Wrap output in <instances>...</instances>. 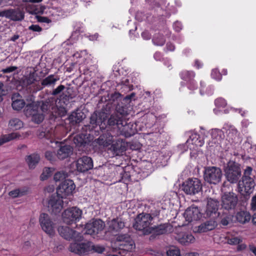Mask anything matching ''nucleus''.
<instances>
[{
    "label": "nucleus",
    "instance_id": "obj_29",
    "mask_svg": "<svg viewBox=\"0 0 256 256\" xmlns=\"http://www.w3.org/2000/svg\"><path fill=\"white\" fill-rule=\"evenodd\" d=\"M176 239L180 243L184 245H188L193 243L195 240L194 236L192 234L184 232H182L178 234Z\"/></svg>",
    "mask_w": 256,
    "mask_h": 256
},
{
    "label": "nucleus",
    "instance_id": "obj_46",
    "mask_svg": "<svg viewBox=\"0 0 256 256\" xmlns=\"http://www.w3.org/2000/svg\"><path fill=\"white\" fill-rule=\"evenodd\" d=\"M54 100V98H52L44 102H43L40 106L41 110L43 112H46L47 111L49 110L51 108V101L53 102Z\"/></svg>",
    "mask_w": 256,
    "mask_h": 256
},
{
    "label": "nucleus",
    "instance_id": "obj_54",
    "mask_svg": "<svg viewBox=\"0 0 256 256\" xmlns=\"http://www.w3.org/2000/svg\"><path fill=\"white\" fill-rule=\"evenodd\" d=\"M211 74L212 78L216 80H221L222 75L218 69H213Z\"/></svg>",
    "mask_w": 256,
    "mask_h": 256
},
{
    "label": "nucleus",
    "instance_id": "obj_35",
    "mask_svg": "<svg viewBox=\"0 0 256 256\" xmlns=\"http://www.w3.org/2000/svg\"><path fill=\"white\" fill-rule=\"evenodd\" d=\"M28 192V188L26 187L16 188L10 191L8 195L12 198H16L26 195Z\"/></svg>",
    "mask_w": 256,
    "mask_h": 256
},
{
    "label": "nucleus",
    "instance_id": "obj_25",
    "mask_svg": "<svg viewBox=\"0 0 256 256\" xmlns=\"http://www.w3.org/2000/svg\"><path fill=\"white\" fill-rule=\"evenodd\" d=\"M109 230L112 232H118L122 229L125 224L124 222L120 218H114L108 222Z\"/></svg>",
    "mask_w": 256,
    "mask_h": 256
},
{
    "label": "nucleus",
    "instance_id": "obj_58",
    "mask_svg": "<svg viewBox=\"0 0 256 256\" xmlns=\"http://www.w3.org/2000/svg\"><path fill=\"white\" fill-rule=\"evenodd\" d=\"M28 29L34 32H40L42 30V28L37 24H32L29 26Z\"/></svg>",
    "mask_w": 256,
    "mask_h": 256
},
{
    "label": "nucleus",
    "instance_id": "obj_9",
    "mask_svg": "<svg viewBox=\"0 0 256 256\" xmlns=\"http://www.w3.org/2000/svg\"><path fill=\"white\" fill-rule=\"evenodd\" d=\"M60 234L66 240H74L76 242H81L83 236L81 233L74 230L67 226H60L58 228Z\"/></svg>",
    "mask_w": 256,
    "mask_h": 256
},
{
    "label": "nucleus",
    "instance_id": "obj_47",
    "mask_svg": "<svg viewBox=\"0 0 256 256\" xmlns=\"http://www.w3.org/2000/svg\"><path fill=\"white\" fill-rule=\"evenodd\" d=\"M88 244H90V251L92 250L95 252L101 254V253L103 252L105 250V248L104 246L98 245V244L94 245L91 242H88Z\"/></svg>",
    "mask_w": 256,
    "mask_h": 256
},
{
    "label": "nucleus",
    "instance_id": "obj_19",
    "mask_svg": "<svg viewBox=\"0 0 256 256\" xmlns=\"http://www.w3.org/2000/svg\"><path fill=\"white\" fill-rule=\"evenodd\" d=\"M107 118V114L104 112H94L90 118V124L92 128L100 126V128H103L102 126V122H104Z\"/></svg>",
    "mask_w": 256,
    "mask_h": 256
},
{
    "label": "nucleus",
    "instance_id": "obj_11",
    "mask_svg": "<svg viewBox=\"0 0 256 256\" xmlns=\"http://www.w3.org/2000/svg\"><path fill=\"white\" fill-rule=\"evenodd\" d=\"M116 241L119 242V248L120 250L131 252L135 248V244L129 235L120 234L116 237Z\"/></svg>",
    "mask_w": 256,
    "mask_h": 256
},
{
    "label": "nucleus",
    "instance_id": "obj_7",
    "mask_svg": "<svg viewBox=\"0 0 256 256\" xmlns=\"http://www.w3.org/2000/svg\"><path fill=\"white\" fill-rule=\"evenodd\" d=\"M24 112L26 117L31 118L35 123L40 124L44 119V116L38 110V106L33 102L27 105Z\"/></svg>",
    "mask_w": 256,
    "mask_h": 256
},
{
    "label": "nucleus",
    "instance_id": "obj_26",
    "mask_svg": "<svg viewBox=\"0 0 256 256\" xmlns=\"http://www.w3.org/2000/svg\"><path fill=\"white\" fill-rule=\"evenodd\" d=\"M182 79L188 82V88H192V85H194V88H196V82L194 80L195 76V73L193 71L183 70L180 74Z\"/></svg>",
    "mask_w": 256,
    "mask_h": 256
},
{
    "label": "nucleus",
    "instance_id": "obj_42",
    "mask_svg": "<svg viewBox=\"0 0 256 256\" xmlns=\"http://www.w3.org/2000/svg\"><path fill=\"white\" fill-rule=\"evenodd\" d=\"M222 130L218 129H213L211 131V136L213 140H214V143H218V142L222 138Z\"/></svg>",
    "mask_w": 256,
    "mask_h": 256
},
{
    "label": "nucleus",
    "instance_id": "obj_3",
    "mask_svg": "<svg viewBox=\"0 0 256 256\" xmlns=\"http://www.w3.org/2000/svg\"><path fill=\"white\" fill-rule=\"evenodd\" d=\"M252 170V168L250 166L244 170L242 180H239L238 183V188L240 192L251 193L253 191L256 184Z\"/></svg>",
    "mask_w": 256,
    "mask_h": 256
},
{
    "label": "nucleus",
    "instance_id": "obj_59",
    "mask_svg": "<svg viewBox=\"0 0 256 256\" xmlns=\"http://www.w3.org/2000/svg\"><path fill=\"white\" fill-rule=\"evenodd\" d=\"M46 158L50 161H52L54 158V154L50 151H47L45 153Z\"/></svg>",
    "mask_w": 256,
    "mask_h": 256
},
{
    "label": "nucleus",
    "instance_id": "obj_39",
    "mask_svg": "<svg viewBox=\"0 0 256 256\" xmlns=\"http://www.w3.org/2000/svg\"><path fill=\"white\" fill-rule=\"evenodd\" d=\"M8 124L11 129L17 130L22 127L23 122L18 118H13L10 120Z\"/></svg>",
    "mask_w": 256,
    "mask_h": 256
},
{
    "label": "nucleus",
    "instance_id": "obj_56",
    "mask_svg": "<svg viewBox=\"0 0 256 256\" xmlns=\"http://www.w3.org/2000/svg\"><path fill=\"white\" fill-rule=\"evenodd\" d=\"M65 86L64 85H60L58 86L52 92V94L54 96H56L62 92Z\"/></svg>",
    "mask_w": 256,
    "mask_h": 256
},
{
    "label": "nucleus",
    "instance_id": "obj_40",
    "mask_svg": "<svg viewBox=\"0 0 256 256\" xmlns=\"http://www.w3.org/2000/svg\"><path fill=\"white\" fill-rule=\"evenodd\" d=\"M226 240L229 244L237 245L242 242V239L240 236L230 235L226 237Z\"/></svg>",
    "mask_w": 256,
    "mask_h": 256
},
{
    "label": "nucleus",
    "instance_id": "obj_53",
    "mask_svg": "<svg viewBox=\"0 0 256 256\" xmlns=\"http://www.w3.org/2000/svg\"><path fill=\"white\" fill-rule=\"evenodd\" d=\"M215 104L217 107L224 108L226 106V102L223 98H218L215 100Z\"/></svg>",
    "mask_w": 256,
    "mask_h": 256
},
{
    "label": "nucleus",
    "instance_id": "obj_22",
    "mask_svg": "<svg viewBox=\"0 0 256 256\" xmlns=\"http://www.w3.org/2000/svg\"><path fill=\"white\" fill-rule=\"evenodd\" d=\"M110 150L116 156H120L126 150V144L125 141L122 139H118L114 143H112Z\"/></svg>",
    "mask_w": 256,
    "mask_h": 256
},
{
    "label": "nucleus",
    "instance_id": "obj_16",
    "mask_svg": "<svg viewBox=\"0 0 256 256\" xmlns=\"http://www.w3.org/2000/svg\"><path fill=\"white\" fill-rule=\"evenodd\" d=\"M62 198L59 195L52 196L48 202V210L54 214L59 213L62 208Z\"/></svg>",
    "mask_w": 256,
    "mask_h": 256
},
{
    "label": "nucleus",
    "instance_id": "obj_27",
    "mask_svg": "<svg viewBox=\"0 0 256 256\" xmlns=\"http://www.w3.org/2000/svg\"><path fill=\"white\" fill-rule=\"evenodd\" d=\"M12 106L14 110H20L22 109L25 105L24 100L22 96L18 93L14 94L12 96Z\"/></svg>",
    "mask_w": 256,
    "mask_h": 256
},
{
    "label": "nucleus",
    "instance_id": "obj_1",
    "mask_svg": "<svg viewBox=\"0 0 256 256\" xmlns=\"http://www.w3.org/2000/svg\"><path fill=\"white\" fill-rule=\"evenodd\" d=\"M122 99V96L118 92H114L110 95L106 105V110L108 112L111 108H115V111L108 120V126L122 124L125 117L128 114L127 108L120 106Z\"/></svg>",
    "mask_w": 256,
    "mask_h": 256
},
{
    "label": "nucleus",
    "instance_id": "obj_64",
    "mask_svg": "<svg viewBox=\"0 0 256 256\" xmlns=\"http://www.w3.org/2000/svg\"><path fill=\"white\" fill-rule=\"evenodd\" d=\"M166 50L167 51H173L175 49L174 46L172 43L168 42L166 45Z\"/></svg>",
    "mask_w": 256,
    "mask_h": 256
},
{
    "label": "nucleus",
    "instance_id": "obj_8",
    "mask_svg": "<svg viewBox=\"0 0 256 256\" xmlns=\"http://www.w3.org/2000/svg\"><path fill=\"white\" fill-rule=\"evenodd\" d=\"M82 211L76 207L68 208L62 213V216L64 222L68 224L76 223L81 218Z\"/></svg>",
    "mask_w": 256,
    "mask_h": 256
},
{
    "label": "nucleus",
    "instance_id": "obj_4",
    "mask_svg": "<svg viewBox=\"0 0 256 256\" xmlns=\"http://www.w3.org/2000/svg\"><path fill=\"white\" fill-rule=\"evenodd\" d=\"M224 172L227 180L232 184L238 182L242 176L240 165L233 162H230L228 164L225 168Z\"/></svg>",
    "mask_w": 256,
    "mask_h": 256
},
{
    "label": "nucleus",
    "instance_id": "obj_41",
    "mask_svg": "<svg viewBox=\"0 0 256 256\" xmlns=\"http://www.w3.org/2000/svg\"><path fill=\"white\" fill-rule=\"evenodd\" d=\"M71 90L70 88H68L67 91L60 96V101L62 102L66 105L69 102L70 99L75 97V95L70 94Z\"/></svg>",
    "mask_w": 256,
    "mask_h": 256
},
{
    "label": "nucleus",
    "instance_id": "obj_12",
    "mask_svg": "<svg viewBox=\"0 0 256 256\" xmlns=\"http://www.w3.org/2000/svg\"><path fill=\"white\" fill-rule=\"evenodd\" d=\"M238 198L233 192L225 193L222 197V208L228 210L234 209L238 203Z\"/></svg>",
    "mask_w": 256,
    "mask_h": 256
},
{
    "label": "nucleus",
    "instance_id": "obj_13",
    "mask_svg": "<svg viewBox=\"0 0 256 256\" xmlns=\"http://www.w3.org/2000/svg\"><path fill=\"white\" fill-rule=\"evenodd\" d=\"M76 186L74 182L70 179L64 180L58 186L56 193L62 198L72 194L75 190Z\"/></svg>",
    "mask_w": 256,
    "mask_h": 256
},
{
    "label": "nucleus",
    "instance_id": "obj_28",
    "mask_svg": "<svg viewBox=\"0 0 256 256\" xmlns=\"http://www.w3.org/2000/svg\"><path fill=\"white\" fill-rule=\"evenodd\" d=\"M212 218L202 223L198 228V232H205L214 230L216 226V222Z\"/></svg>",
    "mask_w": 256,
    "mask_h": 256
},
{
    "label": "nucleus",
    "instance_id": "obj_34",
    "mask_svg": "<svg viewBox=\"0 0 256 256\" xmlns=\"http://www.w3.org/2000/svg\"><path fill=\"white\" fill-rule=\"evenodd\" d=\"M236 218L239 222L246 224L250 220L251 216L247 211H240L236 214Z\"/></svg>",
    "mask_w": 256,
    "mask_h": 256
},
{
    "label": "nucleus",
    "instance_id": "obj_50",
    "mask_svg": "<svg viewBox=\"0 0 256 256\" xmlns=\"http://www.w3.org/2000/svg\"><path fill=\"white\" fill-rule=\"evenodd\" d=\"M152 227L154 229L152 232L156 233L158 234H162L166 232L164 225H160L158 226H154Z\"/></svg>",
    "mask_w": 256,
    "mask_h": 256
},
{
    "label": "nucleus",
    "instance_id": "obj_37",
    "mask_svg": "<svg viewBox=\"0 0 256 256\" xmlns=\"http://www.w3.org/2000/svg\"><path fill=\"white\" fill-rule=\"evenodd\" d=\"M36 82V75L35 73H30L28 75L24 78L22 84L24 86H28L34 84Z\"/></svg>",
    "mask_w": 256,
    "mask_h": 256
},
{
    "label": "nucleus",
    "instance_id": "obj_48",
    "mask_svg": "<svg viewBox=\"0 0 256 256\" xmlns=\"http://www.w3.org/2000/svg\"><path fill=\"white\" fill-rule=\"evenodd\" d=\"M206 86V84L204 82H200V92L201 94H211L213 92V88L211 86H208L206 90H204V87Z\"/></svg>",
    "mask_w": 256,
    "mask_h": 256
},
{
    "label": "nucleus",
    "instance_id": "obj_17",
    "mask_svg": "<svg viewBox=\"0 0 256 256\" xmlns=\"http://www.w3.org/2000/svg\"><path fill=\"white\" fill-rule=\"evenodd\" d=\"M76 166L78 171L84 172L93 168V161L90 157L84 156L76 160Z\"/></svg>",
    "mask_w": 256,
    "mask_h": 256
},
{
    "label": "nucleus",
    "instance_id": "obj_49",
    "mask_svg": "<svg viewBox=\"0 0 256 256\" xmlns=\"http://www.w3.org/2000/svg\"><path fill=\"white\" fill-rule=\"evenodd\" d=\"M168 256H180V250L175 246H170L166 252Z\"/></svg>",
    "mask_w": 256,
    "mask_h": 256
},
{
    "label": "nucleus",
    "instance_id": "obj_55",
    "mask_svg": "<svg viewBox=\"0 0 256 256\" xmlns=\"http://www.w3.org/2000/svg\"><path fill=\"white\" fill-rule=\"evenodd\" d=\"M36 20L40 22L48 24L51 22V20L46 16H36Z\"/></svg>",
    "mask_w": 256,
    "mask_h": 256
},
{
    "label": "nucleus",
    "instance_id": "obj_60",
    "mask_svg": "<svg viewBox=\"0 0 256 256\" xmlns=\"http://www.w3.org/2000/svg\"><path fill=\"white\" fill-rule=\"evenodd\" d=\"M250 205L251 209L254 211L256 210V195L252 198Z\"/></svg>",
    "mask_w": 256,
    "mask_h": 256
},
{
    "label": "nucleus",
    "instance_id": "obj_20",
    "mask_svg": "<svg viewBox=\"0 0 256 256\" xmlns=\"http://www.w3.org/2000/svg\"><path fill=\"white\" fill-rule=\"evenodd\" d=\"M116 126L120 130V134L126 138H129L135 134V130L132 128V124L130 123L127 124L126 117L122 124L110 126Z\"/></svg>",
    "mask_w": 256,
    "mask_h": 256
},
{
    "label": "nucleus",
    "instance_id": "obj_33",
    "mask_svg": "<svg viewBox=\"0 0 256 256\" xmlns=\"http://www.w3.org/2000/svg\"><path fill=\"white\" fill-rule=\"evenodd\" d=\"M188 144H192L196 146H202L203 145L204 142L203 140L200 139V136L196 132H190L189 136V138L186 140Z\"/></svg>",
    "mask_w": 256,
    "mask_h": 256
},
{
    "label": "nucleus",
    "instance_id": "obj_51",
    "mask_svg": "<svg viewBox=\"0 0 256 256\" xmlns=\"http://www.w3.org/2000/svg\"><path fill=\"white\" fill-rule=\"evenodd\" d=\"M52 171L49 168H44L42 174L40 176V178L44 180L47 179L52 174Z\"/></svg>",
    "mask_w": 256,
    "mask_h": 256
},
{
    "label": "nucleus",
    "instance_id": "obj_52",
    "mask_svg": "<svg viewBox=\"0 0 256 256\" xmlns=\"http://www.w3.org/2000/svg\"><path fill=\"white\" fill-rule=\"evenodd\" d=\"M67 176V174L63 171L56 172L54 176V180L55 181H60L64 180Z\"/></svg>",
    "mask_w": 256,
    "mask_h": 256
},
{
    "label": "nucleus",
    "instance_id": "obj_44",
    "mask_svg": "<svg viewBox=\"0 0 256 256\" xmlns=\"http://www.w3.org/2000/svg\"><path fill=\"white\" fill-rule=\"evenodd\" d=\"M152 42L156 46H162L166 42V40L162 35L157 34L154 36Z\"/></svg>",
    "mask_w": 256,
    "mask_h": 256
},
{
    "label": "nucleus",
    "instance_id": "obj_61",
    "mask_svg": "<svg viewBox=\"0 0 256 256\" xmlns=\"http://www.w3.org/2000/svg\"><path fill=\"white\" fill-rule=\"evenodd\" d=\"M173 26L176 32H179L182 29V24L180 22H176L174 24Z\"/></svg>",
    "mask_w": 256,
    "mask_h": 256
},
{
    "label": "nucleus",
    "instance_id": "obj_18",
    "mask_svg": "<svg viewBox=\"0 0 256 256\" xmlns=\"http://www.w3.org/2000/svg\"><path fill=\"white\" fill-rule=\"evenodd\" d=\"M40 222L42 229L48 234L52 235L54 234V224L48 214H42L40 216Z\"/></svg>",
    "mask_w": 256,
    "mask_h": 256
},
{
    "label": "nucleus",
    "instance_id": "obj_62",
    "mask_svg": "<svg viewBox=\"0 0 256 256\" xmlns=\"http://www.w3.org/2000/svg\"><path fill=\"white\" fill-rule=\"evenodd\" d=\"M82 28V24L80 22H76L75 26H74V29L76 32H80L81 28Z\"/></svg>",
    "mask_w": 256,
    "mask_h": 256
},
{
    "label": "nucleus",
    "instance_id": "obj_43",
    "mask_svg": "<svg viewBox=\"0 0 256 256\" xmlns=\"http://www.w3.org/2000/svg\"><path fill=\"white\" fill-rule=\"evenodd\" d=\"M228 138L230 140L234 141L238 136L237 130L234 126H230L226 132Z\"/></svg>",
    "mask_w": 256,
    "mask_h": 256
},
{
    "label": "nucleus",
    "instance_id": "obj_31",
    "mask_svg": "<svg viewBox=\"0 0 256 256\" xmlns=\"http://www.w3.org/2000/svg\"><path fill=\"white\" fill-rule=\"evenodd\" d=\"M85 118V114L82 110H77L69 116V120L72 124H78Z\"/></svg>",
    "mask_w": 256,
    "mask_h": 256
},
{
    "label": "nucleus",
    "instance_id": "obj_14",
    "mask_svg": "<svg viewBox=\"0 0 256 256\" xmlns=\"http://www.w3.org/2000/svg\"><path fill=\"white\" fill-rule=\"evenodd\" d=\"M0 16L6 17L14 21H21L24 18V14L19 8L8 9L0 12Z\"/></svg>",
    "mask_w": 256,
    "mask_h": 256
},
{
    "label": "nucleus",
    "instance_id": "obj_57",
    "mask_svg": "<svg viewBox=\"0 0 256 256\" xmlns=\"http://www.w3.org/2000/svg\"><path fill=\"white\" fill-rule=\"evenodd\" d=\"M16 69H17L16 66H10L6 68H3L2 70V72L4 74L10 73V72L14 71Z\"/></svg>",
    "mask_w": 256,
    "mask_h": 256
},
{
    "label": "nucleus",
    "instance_id": "obj_10",
    "mask_svg": "<svg viewBox=\"0 0 256 256\" xmlns=\"http://www.w3.org/2000/svg\"><path fill=\"white\" fill-rule=\"evenodd\" d=\"M104 226L105 224L101 220H93L85 225L84 234L90 235L98 234L104 230Z\"/></svg>",
    "mask_w": 256,
    "mask_h": 256
},
{
    "label": "nucleus",
    "instance_id": "obj_38",
    "mask_svg": "<svg viewBox=\"0 0 256 256\" xmlns=\"http://www.w3.org/2000/svg\"><path fill=\"white\" fill-rule=\"evenodd\" d=\"M20 135L18 132H12L8 134H4L0 138V146L12 140L18 138Z\"/></svg>",
    "mask_w": 256,
    "mask_h": 256
},
{
    "label": "nucleus",
    "instance_id": "obj_32",
    "mask_svg": "<svg viewBox=\"0 0 256 256\" xmlns=\"http://www.w3.org/2000/svg\"><path fill=\"white\" fill-rule=\"evenodd\" d=\"M59 80V78L54 74H50L44 78L41 82V84L42 86L38 88V90L42 88L43 87L54 86L56 82Z\"/></svg>",
    "mask_w": 256,
    "mask_h": 256
},
{
    "label": "nucleus",
    "instance_id": "obj_30",
    "mask_svg": "<svg viewBox=\"0 0 256 256\" xmlns=\"http://www.w3.org/2000/svg\"><path fill=\"white\" fill-rule=\"evenodd\" d=\"M72 152V148L70 146L64 145L61 146L57 152V156L60 160H64L68 157Z\"/></svg>",
    "mask_w": 256,
    "mask_h": 256
},
{
    "label": "nucleus",
    "instance_id": "obj_45",
    "mask_svg": "<svg viewBox=\"0 0 256 256\" xmlns=\"http://www.w3.org/2000/svg\"><path fill=\"white\" fill-rule=\"evenodd\" d=\"M74 143L78 146H82L86 143L84 138V136L82 134H77L74 137Z\"/></svg>",
    "mask_w": 256,
    "mask_h": 256
},
{
    "label": "nucleus",
    "instance_id": "obj_23",
    "mask_svg": "<svg viewBox=\"0 0 256 256\" xmlns=\"http://www.w3.org/2000/svg\"><path fill=\"white\" fill-rule=\"evenodd\" d=\"M90 244H88V242L81 244L74 242L70 244L69 250L72 252L80 255L90 252Z\"/></svg>",
    "mask_w": 256,
    "mask_h": 256
},
{
    "label": "nucleus",
    "instance_id": "obj_5",
    "mask_svg": "<svg viewBox=\"0 0 256 256\" xmlns=\"http://www.w3.org/2000/svg\"><path fill=\"white\" fill-rule=\"evenodd\" d=\"M182 188L186 194L194 195L202 190V184L196 178H188L183 182Z\"/></svg>",
    "mask_w": 256,
    "mask_h": 256
},
{
    "label": "nucleus",
    "instance_id": "obj_2",
    "mask_svg": "<svg viewBox=\"0 0 256 256\" xmlns=\"http://www.w3.org/2000/svg\"><path fill=\"white\" fill-rule=\"evenodd\" d=\"M153 217L150 214L142 212L136 216L133 227L137 230L142 231L144 235H148L152 233L154 228L152 224Z\"/></svg>",
    "mask_w": 256,
    "mask_h": 256
},
{
    "label": "nucleus",
    "instance_id": "obj_36",
    "mask_svg": "<svg viewBox=\"0 0 256 256\" xmlns=\"http://www.w3.org/2000/svg\"><path fill=\"white\" fill-rule=\"evenodd\" d=\"M40 160L39 155L36 154L28 156L26 158V161L30 168H34L38 164Z\"/></svg>",
    "mask_w": 256,
    "mask_h": 256
},
{
    "label": "nucleus",
    "instance_id": "obj_24",
    "mask_svg": "<svg viewBox=\"0 0 256 256\" xmlns=\"http://www.w3.org/2000/svg\"><path fill=\"white\" fill-rule=\"evenodd\" d=\"M113 142V136L108 132L101 134L94 141V143L103 148L110 146Z\"/></svg>",
    "mask_w": 256,
    "mask_h": 256
},
{
    "label": "nucleus",
    "instance_id": "obj_6",
    "mask_svg": "<svg viewBox=\"0 0 256 256\" xmlns=\"http://www.w3.org/2000/svg\"><path fill=\"white\" fill-rule=\"evenodd\" d=\"M222 175L220 168L215 166H210L205 170L204 178L208 182L216 184L221 181Z\"/></svg>",
    "mask_w": 256,
    "mask_h": 256
},
{
    "label": "nucleus",
    "instance_id": "obj_15",
    "mask_svg": "<svg viewBox=\"0 0 256 256\" xmlns=\"http://www.w3.org/2000/svg\"><path fill=\"white\" fill-rule=\"evenodd\" d=\"M219 202L218 200L209 198H208V202L204 214L206 217L215 218L219 216L220 212L218 211Z\"/></svg>",
    "mask_w": 256,
    "mask_h": 256
},
{
    "label": "nucleus",
    "instance_id": "obj_21",
    "mask_svg": "<svg viewBox=\"0 0 256 256\" xmlns=\"http://www.w3.org/2000/svg\"><path fill=\"white\" fill-rule=\"evenodd\" d=\"M184 216L186 221L191 222L200 219L202 214L198 207L190 206L186 210Z\"/></svg>",
    "mask_w": 256,
    "mask_h": 256
},
{
    "label": "nucleus",
    "instance_id": "obj_63",
    "mask_svg": "<svg viewBox=\"0 0 256 256\" xmlns=\"http://www.w3.org/2000/svg\"><path fill=\"white\" fill-rule=\"evenodd\" d=\"M237 245L238 246L236 250L238 252L244 250L246 248V245L242 243V242L238 244Z\"/></svg>",
    "mask_w": 256,
    "mask_h": 256
}]
</instances>
